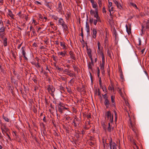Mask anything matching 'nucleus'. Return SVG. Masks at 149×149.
I'll use <instances>...</instances> for the list:
<instances>
[{
	"mask_svg": "<svg viewBox=\"0 0 149 149\" xmlns=\"http://www.w3.org/2000/svg\"><path fill=\"white\" fill-rule=\"evenodd\" d=\"M105 119L106 120H109V121L113 122V114H111L110 111H108L106 112L105 114Z\"/></svg>",
	"mask_w": 149,
	"mask_h": 149,
	"instance_id": "1",
	"label": "nucleus"
},
{
	"mask_svg": "<svg viewBox=\"0 0 149 149\" xmlns=\"http://www.w3.org/2000/svg\"><path fill=\"white\" fill-rule=\"evenodd\" d=\"M81 122V121L80 119L75 116L73 120L72 124L74 126V127H77L79 125V124Z\"/></svg>",
	"mask_w": 149,
	"mask_h": 149,
	"instance_id": "2",
	"label": "nucleus"
},
{
	"mask_svg": "<svg viewBox=\"0 0 149 149\" xmlns=\"http://www.w3.org/2000/svg\"><path fill=\"white\" fill-rule=\"evenodd\" d=\"M89 22L91 25L93 23L94 25H96L98 22H101L100 19H93L92 17H89Z\"/></svg>",
	"mask_w": 149,
	"mask_h": 149,
	"instance_id": "3",
	"label": "nucleus"
},
{
	"mask_svg": "<svg viewBox=\"0 0 149 149\" xmlns=\"http://www.w3.org/2000/svg\"><path fill=\"white\" fill-rule=\"evenodd\" d=\"M109 143L110 149H117V145L114 142H112L111 138H110Z\"/></svg>",
	"mask_w": 149,
	"mask_h": 149,
	"instance_id": "4",
	"label": "nucleus"
},
{
	"mask_svg": "<svg viewBox=\"0 0 149 149\" xmlns=\"http://www.w3.org/2000/svg\"><path fill=\"white\" fill-rule=\"evenodd\" d=\"M47 90L49 93H54L55 91V88L52 86L50 85H48Z\"/></svg>",
	"mask_w": 149,
	"mask_h": 149,
	"instance_id": "5",
	"label": "nucleus"
},
{
	"mask_svg": "<svg viewBox=\"0 0 149 149\" xmlns=\"http://www.w3.org/2000/svg\"><path fill=\"white\" fill-rule=\"evenodd\" d=\"M69 54L70 55V57L71 58L74 60H76L75 54L73 52L70 50V51H69Z\"/></svg>",
	"mask_w": 149,
	"mask_h": 149,
	"instance_id": "6",
	"label": "nucleus"
},
{
	"mask_svg": "<svg viewBox=\"0 0 149 149\" xmlns=\"http://www.w3.org/2000/svg\"><path fill=\"white\" fill-rule=\"evenodd\" d=\"M99 85L100 86L101 88H102L103 91H105V92H107V89L106 88L105 86H103L102 85V81L101 77L100 78V80H99Z\"/></svg>",
	"mask_w": 149,
	"mask_h": 149,
	"instance_id": "7",
	"label": "nucleus"
},
{
	"mask_svg": "<svg viewBox=\"0 0 149 149\" xmlns=\"http://www.w3.org/2000/svg\"><path fill=\"white\" fill-rule=\"evenodd\" d=\"M91 127L90 125V121H86L85 122V126L84 127V128L86 130H88Z\"/></svg>",
	"mask_w": 149,
	"mask_h": 149,
	"instance_id": "8",
	"label": "nucleus"
},
{
	"mask_svg": "<svg viewBox=\"0 0 149 149\" xmlns=\"http://www.w3.org/2000/svg\"><path fill=\"white\" fill-rule=\"evenodd\" d=\"M104 103L107 108H108L109 107V105H110L109 101L108 98L104 99Z\"/></svg>",
	"mask_w": 149,
	"mask_h": 149,
	"instance_id": "9",
	"label": "nucleus"
},
{
	"mask_svg": "<svg viewBox=\"0 0 149 149\" xmlns=\"http://www.w3.org/2000/svg\"><path fill=\"white\" fill-rule=\"evenodd\" d=\"M91 30L93 32V38H95L96 37V34L97 33V31L96 29L94 28H91Z\"/></svg>",
	"mask_w": 149,
	"mask_h": 149,
	"instance_id": "10",
	"label": "nucleus"
},
{
	"mask_svg": "<svg viewBox=\"0 0 149 149\" xmlns=\"http://www.w3.org/2000/svg\"><path fill=\"white\" fill-rule=\"evenodd\" d=\"M95 14L94 15V17L97 19H100V17L98 15V10L97 8L95 9Z\"/></svg>",
	"mask_w": 149,
	"mask_h": 149,
	"instance_id": "11",
	"label": "nucleus"
},
{
	"mask_svg": "<svg viewBox=\"0 0 149 149\" xmlns=\"http://www.w3.org/2000/svg\"><path fill=\"white\" fill-rule=\"evenodd\" d=\"M58 11L59 12H61L63 10L62 6L61 4V3L60 1H59L58 4Z\"/></svg>",
	"mask_w": 149,
	"mask_h": 149,
	"instance_id": "12",
	"label": "nucleus"
},
{
	"mask_svg": "<svg viewBox=\"0 0 149 149\" xmlns=\"http://www.w3.org/2000/svg\"><path fill=\"white\" fill-rule=\"evenodd\" d=\"M66 19L67 20H69L70 17H71V14L69 10L67 12L66 16H65Z\"/></svg>",
	"mask_w": 149,
	"mask_h": 149,
	"instance_id": "13",
	"label": "nucleus"
},
{
	"mask_svg": "<svg viewBox=\"0 0 149 149\" xmlns=\"http://www.w3.org/2000/svg\"><path fill=\"white\" fill-rule=\"evenodd\" d=\"M126 31L128 35H130L131 33V25L130 24L129 28L127 26V24L126 25Z\"/></svg>",
	"mask_w": 149,
	"mask_h": 149,
	"instance_id": "14",
	"label": "nucleus"
},
{
	"mask_svg": "<svg viewBox=\"0 0 149 149\" xmlns=\"http://www.w3.org/2000/svg\"><path fill=\"white\" fill-rule=\"evenodd\" d=\"M58 23L59 25L63 26V25L65 24V22L64 21L62 18H60L58 20Z\"/></svg>",
	"mask_w": 149,
	"mask_h": 149,
	"instance_id": "15",
	"label": "nucleus"
},
{
	"mask_svg": "<svg viewBox=\"0 0 149 149\" xmlns=\"http://www.w3.org/2000/svg\"><path fill=\"white\" fill-rule=\"evenodd\" d=\"M86 52L89 58L92 57V55L91 54L92 51L90 48L88 49V50H86Z\"/></svg>",
	"mask_w": 149,
	"mask_h": 149,
	"instance_id": "16",
	"label": "nucleus"
},
{
	"mask_svg": "<svg viewBox=\"0 0 149 149\" xmlns=\"http://www.w3.org/2000/svg\"><path fill=\"white\" fill-rule=\"evenodd\" d=\"M62 27L63 28L65 32L68 31V27L66 24H64L63 26H62Z\"/></svg>",
	"mask_w": 149,
	"mask_h": 149,
	"instance_id": "17",
	"label": "nucleus"
},
{
	"mask_svg": "<svg viewBox=\"0 0 149 149\" xmlns=\"http://www.w3.org/2000/svg\"><path fill=\"white\" fill-rule=\"evenodd\" d=\"M7 38H5L3 39V45L4 47H6L7 45Z\"/></svg>",
	"mask_w": 149,
	"mask_h": 149,
	"instance_id": "18",
	"label": "nucleus"
},
{
	"mask_svg": "<svg viewBox=\"0 0 149 149\" xmlns=\"http://www.w3.org/2000/svg\"><path fill=\"white\" fill-rule=\"evenodd\" d=\"M51 3V2H48L46 1L45 0V6H46L47 7L49 8L50 9H51V8L52 6H50L49 5L50 3Z\"/></svg>",
	"mask_w": 149,
	"mask_h": 149,
	"instance_id": "19",
	"label": "nucleus"
},
{
	"mask_svg": "<svg viewBox=\"0 0 149 149\" xmlns=\"http://www.w3.org/2000/svg\"><path fill=\"white\" fill-rule=\"evenodd\" d=\"M8 11L9 12V15L12 18L14 19V15L13 14L11 10H8Z\"/></svg>",
	"mask_w": 149,
	"mask_h": 149,
	"instance_id": "20",
	"label": "nucleus"
},
{
	"mask_svg": "<svg viewBox=\"0 0 149 149\" xmlns=\"http://www.w3.org/2000/svg\"><path fill=\"white\" fill-rule=\"evenodd\" d=\"M62 108V107H58V111L61 114H62L63 113V109Z\"/></svg>",
	"mask_w": 149,
	"mask_h": 149,
	"instance_id": "21",
	"label": "nucleus"
},
{
	"mask_svg": "<svg viewBox=\"0 0 149 149\" xmlns=\"http://www.w3.org/2000/svg\"><path fill=\"white\" fill-rule=\"evenodd\" d=\"M111 123L109 121L108 123V126L107 127V130L109 132H111Z\"/></svg>",
	"mask_w": 149,
	"mask_h": 149,
	"instance_id": "22",
	"label": "nucleus"
},
{
	"mask_svg": "<svg viewBox=\"0 0 149 149\" xmlns=\"http://www.w3.org/2000/svg\"><path fill=\"white\" fill-rule=\"evenodd\" d=\"M25 48V47H22V53L23 56H25L26 54V53L24 49Z\"/></svg>",
	"mask_w": 149,
	"mask_h": 149,
	"instance_id": "23",
	"label": "nucleus"
},
{
	"mask_svg": "<svg viewBox=\"0 0 149 149\" xmlns=\"http://www.w3.org/2000/svg\"><path fill=\"white\" fill-rule=\"evenodd\" d=\"M14 132V134L16 137V138H19V141H18V142L20 143L21 142V139L19 138V136L16 134V132Z\"/></svg>",
	"mask_w": 149,
	"mask_h": 149,
	"instance_id": "24",
	"label": "nucleus"
},
{
	"mask_svg": "<svg viewBox=\"0 0 149 149\" xmlns=\"http://www.w3.org/2000/svg\"><path fill=\"white\" fill-rule=\"evenodd\" d=\"M102 125L104 130L106 131L107 130V125H105V123L104 122H102Z\"/></svg>",
	"mask_w": 149,
	"mask_h": 149,
	"instance_id": "25",
	"label": "nucleus"
},
{
	"mask_svg": "<svg viewBox=\"0 0 149 149\" xmlns=\"http://www.w3.org/2000/svg\"><path fill=\"white\" fill-rule=\"evenodd\" d=\"M5 29V27L3 26H2L0 28V33H4Z\"/></svg>",
	"mask_w": 149,
	"mask_h": 149,
	"instance_id": "26",
	"label": "nucleus"
},
{
	"mask_svg": "<svg viewBox=\"0 0 149 149\" xmlns=\"http://www.w3.org/2000/svg\"><path fill=\"white\" fill-rule=\"evenodd\" d=\"M60 45L61 46L63 47V49H65L66 48V46H65V42H60Z\"/></svg>",
	"mask_w": 149,
	"mask_h": 149,
	"instance_id": "27",
	"label": "nucleus"
},
{
	"mask_svg": "<svg viewBox=\"0 0 149 149\" xmlns=\"http://www.w3.org/2000/svg\"><path fill=\"white\" fill-rule=\"evenodd\" d=\"M112 53L111 51L109 49H108L107 51V53L109 56L111 58V53Z\"/></svg>",
	"mask_w": 149,
	"mask_h": 149,
	"instance_id": "28",
	"label": "nucleus"
},
{
	"mask_svg": "<svg viewBox=\"0 0 149 149\" xmlns=\"http://www.w3.org/2000/svg\"><path fill=\"white\" fill-rule=\"evenodd\" d=\"M67 75H69L70 77H76V74L75 73H69L67 74Z\"/></svg>",
	"mask_w": 149,
	"mask_h": 149,
	"instance_id": "29",
	"label": "nucleus"
},
{
	"mask_svg": "<svg viewBox=\"0 0 149 149\" xmlns=\"http://www.w3.org/2000/svg\"><path fill=\"white\" fill-rule=\"evenodd\" d=\"M92 4V7L93 8H96L97 6V3L95 2H94L93 3H91Z\"/></svg>",
	"mask_w": 149,
	"mask_h": 149,
	"instance_id": "30",
	"label": "nucleus"
},
{
	"mask_svg": "<svg viewBox=\"0 0 149 149\" xmlns=\"http://www.w3.org/2000/svg\"><path fill=\"white\" fill-rule=\"evenodd\" d=\"M146 28L147 29H149V20H148L146 23Z\"/></svg>",
	"mask_w": 149,
	"mask_h": 149,
	"instance_id": "31",
	"label": "nucleus"
},
{
	"mask_svg": "<svg viewBox=\"0 0 149 149\" xmlns=\"http://www.w3.org/2000/svg\"><path fill=\"white\" fill-rule=\"evenodd\" d=\"M88 16L87 15V18H86V29H90V27L89 24H88L87 21L88 20Z\"/></svg>",
	"mask_w": 149,
	"mask_h": 149,
	"instance_id": "32",
	"label": "nucleus"
},
{
	"mask_svg": "<svg viewBox=\"0 0 149 149\" xmlns=\"http://www.w3.org/2000/svg\"><path fill=\"white\" fill-rule=\"evenodd\" d=\"M88 143L89 145L92 146H94L95 144L94 142H93L91 141H89V140L88 141Z\"/></svg>",
	"mask_w": 149,
	"mask_h": 149,
	"instance_id": "33",
	"label": "nucleus"
},
{
	"mask_svg": "<svg viewBox=\"0 0 149 149\" xmlns=\"http://www.w3.org/2000/svg\"><path fill=\"white\" fill-rule=\"evenodd\" d=\"M77 90L78 92L81 93L83 91L84 92V89H82V88L79 87L77 88Z\"/></svg>",
	"mask_w": 149,
	"mask_h": 149,
	"instance_id": "34",
	"label": "nucleus"
},
{
	"mask_svg": "<svg viewBox=\"0 0 149 149\" xmlns=\"http://www.w3.org/2000/svg\"><path fill=\"white\" fill-rule=\"evenodd\" d=\"M32 80H33L34 82L35 83L37 84V83L38 80H37V78L36 76H34L33 79H32Z\"/></svg>",
	"mask_w": 149,
	"mask_h": 149,
	"instance_id": "35",
	"label": "nucleus"
},
{
	"mask_svg": "<svg viewBox=\"0 0 149 149\" xmlns=\"http://www.w3.org/2000/svg\"><path fill=\"white\" fill-rule=\"evenodd\" d=\"M13 73L14 75L16 76L17 77V78L19 80H20V77H19V74H17L15 73V70H14Z\"/></svg>",
	"mask_w": 149,
	"mask_h": 149,
	"instance_id": "36",
	"label": "nucleus"
},
{
	"mask_svg": "<svg viewBox=\"0 0 149 149\" xmlns=\"http://www.w3.org/2000/svg\"><path fill=\"white\" fill-rule=\"evenodd\" d=\"M2 117L7 122H9V119L6 117H5L4 114H3L2 116Z\"/></svg>",
	"mask_w": 149,
	"mask_h": 149,
	"instance_id": "37",
	"label": "nucleus"
},
{
	"mask_svg": "<svg viewBox=\"0 0 149 149\" xmlns=\"http://www.w3.org/2000/svg\"><path fill=\"white\" fill-rule=\"evenodd\" d=\"M66 89H67V91L68 93H69L70 94L72 93V91L71 89L70 88H69L68 87H66Z\"/></svg>",
	"mask_w": 149,
	"mask_h": 149,
	"instance_id": "38",
	"label": "nucleus"
},
{
	"mask_svg": "<svg viewBox=\"0 0 149 149\" xmlns=\"http://www.w3.org/2000/svg\"><path fill=\"white\" fill-rule=\"evenodd\" d=\"M113 84H111V85H109L108 87V89L109 90L112 91V89L114 90V88L113 86Z\"/></svg>",
	"mask_w": 149,
	"mask_h": 149,
	"instance_id": "39",
	"label": "nucleus"
},
{
	"mask_svg": "<svg viewBox=\"0 0 149 149\" xmlns=\"http://www.w3.org/2000/svg\"><path fill=\"white\" fill-rule=\"evenodd\" d=\"M92 65L91 64L90 62H89L88 64V69H90L91 70H92L93 68L92 67Z\"/></svg>",
	"mask_w": 149,
	"mask_h": 149,
	"instance_id": "40",
	"label": "nucleus"
},
{
	"mask_svg": "<svg viewBox=\"0 0 149 149\" xmlns=\"http://www.w3.org/2000/svg\"><path fill=\"white\" fill-rule=\"evenodd\" d=\"M40 126H42L43 127V129H46V128L45 125L44 124L42 123H40Z\"/></svg>",
	"mask_w": 149,
	"mask_h": 149,
	"instance_id": "41",
	"label": "nucleus"
},
{
	"mask_svg": "<svg viewBox=\"0 0 149 149\" xmlns=\"http://www.w3.org/2000/svg\"><path fill=\"white\" fill-rule=\"evenodd\" d=\"M115 97L113 95L111 96V102L112 103L115 102Z\"/></svg>",
	"mask_w": 149,
	"mask_h": 149,
	"instance_id": "42",
	"label": "nucleus"
},
{
	"mask_svg": "<svg viewBox=\"0 0 149 149\" xmlns=\"http://www.w3.org/2000/svg\"><path fill=\"white\" fill-rule=\"evenodd\" d=\"M65 53H63V52H59L60 55L62 56L63 57L65 56V54H66V52L65 51L64 52Z\"/></svg>",
	"mask_w": 149,
	"mask_h": 149,
	"instance_id": "43",
	"label": "nucleus"
},
{
	"mask_svg": "<svg viewBox=\"0 0 149 149\" xmlns=\"http://www.w3.org/2000/svg\"><path fill=\"white\" fill-rule=\"evenodd\" d=\"M90 14L91 15H93V14H95V11L91 9L90 10Z\"/></svg>",
	"mask_w": 149,
	"mask_h": 149,
	"instance_id": "44",
	"label": "nucleus"
},
{
	"mask_svg": "<svg viewBox=\"0 0 149 149\" xmlns=\"http://www.w3.org/2000/svg\"><path fill=\"white\" fill-rule=\"evenodd\" d=\"M102 96H103L104 99H108V98L107 94V93H106L104 95L102 94Z\"/></svg>",
	"mask_w": 149,
	"mask_h": 149,
	"instance_id": "45",
	"label": "nucleus"
},
{
	"mask_svg": "<svg viewBox=\"0 0 149 149\" xmlns=\"http://www.w3.org/2000/svg\"><path fill=\"white\" fill-rule=\"evenodd\" d=\"M1 129L2 130V132L4 135H5V134H6H6H8V132H6L5 130L3 129L2 128H1Z\"/></svg>",
	"mask_w": 149,
	"mask_h": 149,
	"instance_id": "46",
	"label": "nucleus"
},
{
	"mask_svg": "<svg viewBox=\"0 0 149 149\" xmlns=\"http://www.w3.org/2000/svg\"><path fill=\"white\" fill-rule=\"evenodd\" d=\"M52 17L56 20H57L58 18V17L54 15H52Z\"/></svg>",
	"mask_w": 149,
	"mask_h": 149,
	"instance_id": "47",
	"label": "nucleus"
},
{
	"mask_svg": "<svg viewBox=\"0 0 149 149\" xmlns=\"http://www.w3.org/2000/svg\"><path fill=\"white\" fill-rule=\"evenodd\" d=\"M32 30V33H33V36H37V34L36 33L35 30V29H33Z\"/></svg>",
	"mask_w": 149,
	"mask_h": 149,
	"instance_id": "48",
	"label": "nucleus"
},
{
	"mask_svg": "<svg viewBox=\"0 0 149 149\" xmlns=\"http://www.w3.org/2000/svg\"><path fill=\"white\" fill-rule=\"evenodd\" d=\"M85 116L88 119H89V118H91V115L90 114H88L87 113L86 114Z\"/></svg>",
	"mask_w": 149,
	"mask_h": 149,
	"instance_id": "49",
	"label": "nucleus"
},
{
	"mask_svg": "<svg viewBox=\"0 0 149 149\" xmlns=\"http://www.w3.org/2000/svg\"><path fill=\"white\" fill-rule=\"evenodd\" d=\"M114 113H115V121H116L117 118V116H118L117 112L115 110L114 111Z\"/></svg>",
	"mask_w": 149,
	"mask_h": 149,
	"instance_id": "50",
	"label": "nucleus"
},
{
	"mask_svg": "<svg viewBox=\"0 0 149 149\" xmlns=\"http://www.w3.org/2000/svg\"><path fill=\"white\" fill-rule=\"evenodd\" d=\"M121 74H120V77L122 80H123L124 79V76L123 74L122 71H121Z\"/></svg>",
	"mask_w": 149,
	"mask_h": 149,
	"instance_id": "51",
	"label": "nucleus"
},
{
	"mask_svg": "<svg viewBox=\"0 0 149 149\" xmlns=\"http://www.w3.org/2000/svg\"><path fill=\"white\" fill-rule=\"evenodd\" d=\"M74 78L71 79V80L70 81H69L68 83L70 84H73L74 82Z\"/></svg>",
	"mask_w": 149,
	"mask_h": 149,
	"instance_id": "52",
	"label": "nucleus"
},
{
	"mask_svg": "<svg viewBox=\"0 0 149 149\" xmlns=\"http://www.w3.org/2000/svg\"><path fill=\"white\" fill-rule=\"evenodd\" d=\"M11 79L12 81L14 82L15 83L16 82V80L14 79V77L12 76L11 77Z\"/></svg>",
	"mask_w": 149,
	"mask_h": 149,
	"instance_id": "53",
	"label": "nucleus"
},
{
	"mask_svg": "<svg viewBox=\"0 0 149 149\" xmlns=\"http://www.w3.org/2000/svg\"><path fill=\"white\" fill-rule=\"evenodd\" d=\"M118 93L120 95V96L123 97V93L121 91V89H120L118 91Z\"/></svg>",
	"mask_w": 149,
	"mask_h": 149,
	"instance_id": "54",
	"label": "nucleus"
},
{
	"mask_svg": "<svg viewBox=\"0 0 149 149\" xmlns=\"http://www.w3.org/2000/svg\"><path fill=\"white\" fill-rule=\"evenodd\" d=\"M116 6H117V8L120 9H121L122 8V7L120 3H118V5H117Z\"/></svg>",
	"mask_w": 149,
	"mask_h": 149,
	"instance_id": "55",
	"label": "nucleus"
},
{
	"mask_svg": "<svg viewBox=\"0 0 149 149\" xmlns=\"http://www.w3.org/2000/svg\"><path fill=\"white\" fill-rule=\"evenodd\" d=\"M35 65L37 68H40V65L39 63H37L36 64H35Z\"/></svg>",
	"mask_w": 149,
	"mask_h": 149,
	"instance_id": "56",
	"label": "nucleus"
},
{
	"mask_svg": "<svg viewBox=\"0 0 149 149\" xmlns=\"http://www.w3.org/2000/svg\"><path fill=\"white\" fill-rule=\"evenodd\" d=\"M81 134V133H77L75 135V136L77 139H78L79 138V137H80L79 134Z\"/></svg>",
	"mask_w": 149,
	"mask_h": 149,
	"instance_id": "57",
	"label": "nucleus"
},
{
	"mask_svg": "<svg viewBox=\"0 0 149 149\" xmlns=\"http://www.w3.org/2000/svg\"><path fill=\"white\" fill-rule=\"evenodd\" d=\"M90 58L91 60V62H90L91 64V65H92L94 66V63H93V62L92 57H91V58Z\"/></svg>",
	"mask_w": 149,
	"mask_h": 149,
	"instance_id": "58",
	"label": "nucleus"
},
{
	"mask_svg": "<svg viewBox=\"0 0 149 149\" xmlns=\"http://www.w3.org/2000/svg\"><path fill=\"white\" fill-rule=\"evenodd\" d=\"M63 103H62L61 102H60L58 104V107H62L63 106Z\"/></svg>",
	"mask_w": 149,
	"mask_h": 149,
	"instance_id": "59",
	"label": "nucleus"
},
{
	"mask_svg": "<svg viewBox=\"0 0 149 149\" xmlns=\"http://www.w3.org/2000/svg\"><path fill=\"white\" fill-rule=\"evenodd\" d=\"M131 4L132 6H133V7H135L136 9H138V8L137 7V6H136V5L134 3H131Z\"/></svg>",
	"mask_w": 149,
	"mask_h": 149,
	"instance_id": "60",
	"label": "nucleus"
},
{
	"mask_svg": "<svg viewBox=\"0 0 149 149\" xmlns=\"http://www.w3.org/2000/svg\"><path fill=\"white\" fill-rule=\"evenodd\" d=\"M95 138L92 136H91L89 139V141H94Z\"/></svg>",
	"mask_w": 149,
	"mask_h": 149,
	"instance_id": "61",
	"label": "nucleus"
},
{
	"mask_svg": "<svg viewBox=\"0 0 149 149\" xmlns=\"http://www.w3.org/2000/svg\"><path fill=\"white\" fill-rule=\"evenodd\" d=\"M97 91V90H96V93L97 92V93H98V96H100V95H100L101 92H100V89H98V91Z\"/></svg>",
	"mask_w": 149,
	"mask_h": 149,
	"instance_id": "62",
	"label": "nucleus"
},
{
	"mask_svg": "<svg viewBox=\"0 0 149 149\" xmlns=\"http://www.w3.org/2000/svg\"><path fill=\"white\" fill-rule=\"evenodd\" d=\"M65 119L66 120H72V118L68 116Z\"/></svg>",
	"mask_w": 149,
	"mask_h": 149,
	"instance_id": "63",
	"label": "nucleus"
},
{
	"mask_svg": "<svg viewBox=\"0 0 149 149\" xmlns=\"http://www.w3.org/2000/svg\"><path fill=\"white\" fill-rule=\"evenodd\" d=\"M100 54L102 56V58L104 57V54L102 51H101L100 52Z\"/></svg>",
	"mask_w": 149,
	"mask_h": 149,
	"instance_id": "64",
	"label": "nucleus"
}]
</instances>
